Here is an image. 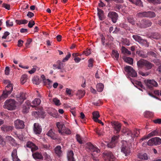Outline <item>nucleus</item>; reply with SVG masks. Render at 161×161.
<instances>
[{"label":"nucleus","mask_w":161,"mask_h":161,"mask_svg":"<svg viewBox=\"0 0 161 161\" xmlns=\"http://www.w3.org/2000/svg\"><path fill=\"white\" fill-rule=\"evenodd\" d=\"M15 101L13 99H9L6 100L3 105V107L7 109L8 110H12L15 109Z\"/></svg>","instance_id":"obj_1"},{"label":"nucleus","mask_w":161,"mask_h":161,"mask_svg":"<svg viewBox=\"0 0 161 161\" xmlns=\"http://www.w3.org/2000/svg\"><path fill=\"white\" fill-rule=\"evenodd\" d=\"M155 16V13L151 11L140 12L136 14V16L140 18L146 17L152 18L154 17Z\"/></svg>","instance_id":"obj_2"},{"label":"nucleus","mask_w":161,"mask_h":161,"mask_svg":"<svg viewBox=\"0 0 161 161\" xmlns=\"http://www.w3.org/2000/svg\"><path fill=\"white\" fill-rule=\"evenodd\" d=\"M124 69L125 71L127 73L128 76L132 77H135L137 76V73L131 66L126 65Z\"/></svg>","instance_id":"obj_3"},{"label":"nucleus","mask_w":161,"mask_h":161,"mask_svg":"<svg viewBox=\"0 0 161 161\" xmlns=\"http://www.w3.org/2000/svg\"><path fill=\"white\" fill-rule=\"evenodd\" d=\"M147 87L150 90H152L153 87L158 86L157 82L153 80H145L144 81Z\"/></svg>","instance_id":"obj_4"},{"label":"nucleus","mask_w":161,"mask_h":161,"mask_svg":"<svg viewBox=\"0 0 161 161\" xmlns=\"http://www.w3.org/2000/svg\"><path fill=\"white\" fill-rule=\"evenodd\" d=\"M122 143L121 152L123 153L125 156H127L130 153V148L128 146L126 141H123Z\"/></svg>","instance_id":"obj_5"},{"label":"nucleus","mask_w":161,"mask_h":161,"mask_svg":"<svg viewBox=\"0 0 161 161\" xmlns=\"http://www.w3.org/2000/svg\"><path fill=\"white\" fill-rule=\"evenodd\" d=\"M149 146L157 145L161 144V139L158 137H155L150 139L147 142Z\"/></svg>","instance_id":"obj_6"},{"label":"nucleus","mask_w":161,"mask_h":161,"mask_svg":"<svg viewBox=\"0 0 161 161\" xmlns=\"http://www.w3.org/2000/svg\"><path fill=\"white\" fill-rule=\"evenodd\" d=\"M108 17L109 19L111 20L113 23H115L118 19V15L115 12L110 11L108 13Z\"/></svg>","instance_id":"obj_7"},{"label":"nucleus","mask_w":161,"mask_h":161,"mask_svg":"<svg viewBox=\"0 0 161 161\" xmlns=\"http://www.w3.org/2000/svg\"><path fill=\"white\" fill-rule=\"evenodd\" d=\"M152 23L148 19H143L141 20L140 23V27L141 28H145L151 26Z\"/></svg>","instance_id":"obj_8"},{"label":"nucleus","mask_w":161,"mask_h":161,"mask_svg":"<svg viewBox=\"0 0 161 161\" xmlns=\"http://www.w3.org/2000/svg\"><path fill=\"white\" fill-rule=\"evenodd\" d=\"M110 123L113 128L116 131V133H119L121 129V124L115 121H112Z\"/></svg>","instance_id":"obj_9"},{"label":"nucleus","mask_w":161,"mask_h":161,"mask_svg":"<svg viewBox=\"0 0 161 161\" xmlns=\"http://www.w3.org/2000/svg\"><path fill=\"white\" fill-rule=\"evenodd\" d=\"M14 125L15 128L17 129H23L25 126L24 122L19 119L14 121Z\"/></svg>","instance_id":"obj_10"},{"label":"nucleus","mask_w":161,"mask_h":161,"mask_svg":"<svg viewBox=\"0 0 161 161\" xmlns=\"http://www.w3.org/2000/svg\"><path fill=\"white\" fill-rule=\"evenodd\" d=\"M103 154L105 156V161H114L115 158L112 153L110 151L104 152Z\"/></svg>","instance_id":"obj_11"},{"label":"nucleus","mask_w":161,"mask_h":161,"mask_svg":"<svg viewBox=\"0 0 161 161\" xmlns=\"http://www.w3.org/2000/svg\"><path fill=\"white\" fill-rule=\"evenodd\" d=\"M86 147L92 152V153H96L98 154L100 152L99 149L97 147H95L91 143H87L86 144Z\"/></svg>","instance_id":"obj_12"},{"label":"nucleus","mask_w":161,"mask_h":161,"mask_svg":"<svg viewBox=\"0 0 161 161\" xmlns=\"http://www.w3.org/2000/svg\"><path fill=\"white\" fill-rule=\"evenodd\" d=\"M27 97V94L24 92H20L17 96L18 100L20 103H22L24 100L26 99Z\"/></svg>","instance_id":"obj_13"},{"label":"nucleus","mask_w":161,"mask_h":161,"mask_svg":"<svg viewBox=\"0 0 161 161\" xmlns=\"http://www.w3.org/2000/svg\"><path fill=\"white\" fill-rule=\"evenodd\" d=\"M26 146L27 147L31 148V150L32 152L38 150V147L31 142L28 141L27 142Z\"/></svg>","instance_id":"obj_14"},{"label":"nucleus","mask_w":161,"mask_h":161,"mask_svg":"<svg viewBox=\"0 0 161 161\" xmlns=\"http://www.w3.org/2000/svg\"><path fill=\"white\" fill-rule=\"evenodd\" d=\"M33 130L36 134H40L42 130L41 126L38 123H35L34 124Z\"/></svg>","instance_id":"obj_15"},{"label":"nucleus","mask_w":161,"mask_h":161,"mask_svg":"<svg viewBox=\"0 0 161 161\" xmlns=\"http://www.w3.org/2000/svg\"><path fill=\"white\" fill-rule=\"evenodd\" d=\"M132 37L136 41L138 42L141 44H145L147 42L146 40L142 39L141 37L137 35H133L132 36Z\"/></svg>","instance_id":"obj_16"},{"label":"nucleus","mask_w":161,"mask_h":161,"mask_svg":"<svg viewBox=\"0 0 161 161\" xmlns=\"http://www.w3.org/2000/svg\"><path fill=\"white\" fill-rule=\"evenodd\" d=\"M156 136H161V135L160 134L159 132L157 130H154L152 131L148 135V136L147 137L143 138H142V140H144L146 139L147 138H148L149 137Z\"/></svg>","instance_id":"obj_17"},{"label":"nucleus","mask_w":161,"mask_h":161,"mask_svg":"<svg viewBox=\"0 0 161 161\" xmlns=\"http://www.w3.org/2000/svg\"><path fill=\"white\" fill-rule=\"evenodd\" d=\"M1 130L4 132H8L12 130L13 129V127L7 125H3L1 127Z\"/></svg>","instance_id":"obj_18"},{"label":"nucleus","mask_w":161,"mask_h":161,"mask_svg":"<svg viewBox=\"0 0 161 161\" xmlns=\"http://www.w3.org/2000/svg\"><path fill=\"white\" fill-rule=\"evenodd\" d=\"M11 156L13 161H20L17 155V150L16 149L13 150Z\"/></svg>","instance_id":"obj_19"},{"label":"nucleus","mask_w":161,"mask_h":161,"mask_svg":"<svg viewBox=\"0 0 161 161\" xmlns=\"http://www.w3.org/2000/svg\"><path fill=\"white\" fill-rule=\"evenodd\" d=\"M97 15L99 19L101 20H103L105 18L104 15V12L101 9L97 8Z\"/></svg>","instance_id":"obj_20"},{"label":"nucleus","mask_w":161,"mask_h":161,"mask_svg":"<svg viewBox=\"0 0 161 161\" xmlns=\"http://www.w3.org/2000/svg\"><path fill=\"white\" fill-rule=\"evenodd\" d=\"M74 153L72 151H69L67 153V158L68 161H75V160L73 157Z\"/></svg>","instance_id":"obj_21"},{"label":"nucleus","mask_w":161,"mask_h":161,"mask_svg":"<svg viewBox=\"0 0 161 161\" xmlns=\"http://www.w3.org/2000/svg\"><path fill=\"white\" fill-rule=\"evenodd\" d=\"M32 156L35 159H43V157L41 153L36 152L32 154Z\"/></svg>","instance_id":"obj_22"},{"label":"nucleus","mask_w":161,"mask_h":161,"mask_svg":"<svg viewBox=\"0 0 161 161\" xmlns=\"http://www.w3.org/2000/svg\"><path fill=\"white\" fill-rule=\"evenodd\" d=\"M41 103V100L39 98H35L34 100L32 103V105H31V107H36L37 106L39 105Z\"/></svg>","instance_id":"obj_23"},{"label":"nucleus","mask_w":161,"mask_h":161,"mask_svg":"<svg viewBox=\"0 0 161 161\" xmlns=\"http://www.w3.org/2000/svg\"><path fill=\"white\" fill-rule=\"evenodd\" d=\"M124 133L125 136L128 137L130 136L131 138H132L134 137V135L132 133L131 131L128 129H126L125 130L124 132Z\"/></svg>","instance_id":"obj_24"},{"label":"nucleus","mask_w":161,"mask_h":161,"mask_svg":"<svg viewBox=\"0 0 161 161\" xmlns=\"http://www.w3.org/2000/svg\"><path fill=\"white\" fill-rule=\"evenodd\" d=\"M47 135L49 137H50L53 140H55L56 139L55 136V133L53 131L52 129H51L47 133Z\"/></svg>","instance_id":"obj_25"},{"label":"nucleus","mask_w":161,"mask_h":161,"mask_svg":"<svg viewBox=\"0 0 161 161\" xmlns=\"http://www.w3.org/2000/svg\"><path fill=\"white\" fill-rule=\"evenodd\" d=\"M56 126L58 129L59 132L62 134V131H63L62 129L64 127V124L62 123L58 122L56 123Z\"/></svg>","instance_id":"obj_26"},{"label":"nucleus","mask_w":161,"mask_h":161,"mask_svg":"<svg viewBox=\"0 0 161 161\" xmlns=\"http://www.w3.org/2000/svg\"><path fill=\"white\" fill-rule=\"evenodd\" d=\"M61 149V147L60 146H57L54 149L56 154L58 156H60L61 155L62 152Z\"/></svg>","instance_id":"obj_27"},{"label":"nucleus","mask_w":161,"mask_h":161,"mask_svg":"<svg viewBox=\"0 0 161 161\" xmlns=\"http://www.w3.org/2000/svg\"><path fill=\"white\" fill-rule=\"evenodd\" d=\"M145 60L141 59L137 62V65L139 68H142L144 66Z\"/></svg>","instance_id":"obj_28"},{"label":"nucleus","mask_w":161,"mask_h":161,"mask_svg":"<svg viewBox=\"0 0 161 161\" xmlns=\"http://www.w3.org/2000/svg\"><path fill=\"white\" fill-rule=\"evenodd\" d=\"M5 91L8 92L9 93H11L13 90V84L11 83H9L5 87Z\"/></svg>","instance_id":"obj_29"},{"label":"nucleus","mask_w":161,"mask_h":161,"mask_svg":"<svg viewBox=\"0 0 161 161\" xmlns=\"http://www.w3.org/2000/svg\"><path fill=\"white\" fill-rule=\"evenodd\" d=\"M85 94V92L84 91L81 90H78L76 93V95L78 96L79 99H80L82 98Z\"/></svg>","instance_id":"obj_30"},{"label":"nucleus","mask_w":161,"mask_h":161,"mask_svg":"<svg viewBox=\"0 0 161 161\" xmlns=\"http://www.w3.org/2000/svg\"><path fill=\"white\" fill-rule=\"evenodd\" d=\"M104 85L102 83H99L96 86V89L99 92H102L103 89Z\"/></svg>","instance_id":"obj_31"},{"label":"nucleus","mask_w":161,"mask_h":161,"mask_svg":"<svg viewBox=\"0 0 161 161\" xmlns=\"http://www.w3.org/2000/svg\"><path fill=\"white\" fill-rule=\"evenodd\" d=\"M153 65L150 62L145 60L144 66L147 69H150L152 68Z\"/></svg>","instance_id":"obj_32"},{"label":"nucleus","mask_w":161,"mask_h":161,"mask_svg":"<svg viewBox=\"0 0 161 161\" xmlns=\"http://www.w3.org/2000/svg\"><path fill=\"white\" fill-rule=\"evenodd\" d=\"M151 37L155 39H159L161 38L160 35L158 33L155 32L152 34Z\"/></svg>","instance_id":"obj_33"},{"label":"nucleus","mask_w":161,"mask_h":161,"mask_svg":"<svg viewBox=\"0 0 161 161\" xmlns=\"http://www.w3.org/2000/svg\"><path fill=\"white\" fill-rule=\"evenodd\" d=\"M44 83L45 85H47V87L48 88L52 87V81L48 79L44 80Z\"/></svg>","instance_id":"obj_34"},{"label":"nucleus","mask_w":161,"mask_h":161,"mask_svg":"<svg viewBox=\"0 0 161 161\" xmlns=\"http://www.w3.org/2000/svg\"><path fill=\"white\" fill-rule=\"evenodd\" d=\"M10 94L8 92L6 91L5 90H3L2 95L0 97V99H2L3 98H6L8 97V95Z\"/></svg>","instance_id":"obj_35"},{"label":"nucleus","mask_w":161,"mask_h":161,"mask_svg":"<svg viewBox=\"0 0 161 161\" xmlns=\"http://www.w3.org/2000/svg\"><path fill=\"white\" fill-rule=\"evenodd\" d=\"M6 138L10 141L12 145L15 146L16 144L15 140L12 137L10 136H7L6 137Z\"/></svg>","instance_id":"obj_36"},{"label":"nucleus","mask_w":161,"mask_h":161,"mask_svg":"<svg viewBox=\"0 0 161 161\" xmlns=\"http://www.w3.org/2000/svg\"><path fill=\"white\" fill-rule=\"evenodd\" d=\"M26 75H23L21 78V82L22 84H24L27 80L28 78Z\"/></svg>","instance_id":"obj_37"},{"label":"nucleus","mask_w":161,"mask_h":161,"mask_svg":"<svg viewBox=\"0 0 161 161\" xmlns=\"http://www.w3.org/2000/svg\"><path fill=\"white\" fill-rule=\"evenodd\" d=\"M138 157L142 159L147 160L148 159L147 155L146 153L142 154H139L138 155Z\"/></svg>","instance_id":"obj_38"},{"label":"nucleus","mask_w":161,"mask_h":161,"mask_svg":"<svg viewBox=\"0 0 161 161\" xmlns=\"http://www.w3.org/2000/svg\"><path fill=\"white\" fill-rule=\"evenodd\" d=\"M93 118L95 121L98 119V118L100 117L99 113L97 111L94 112L92 113Z\"/></svg>","instance_id":"obj_39"},{"label":"nucleus","mask_w":161,"mask_h":161,"mask_svg":"<svg viewBox=\"0 0 161 161\" xmlns=\"http://www.w3.org/2000/svg\"><path fill=\"white\" fill-rule=\"evenodd\" d=\"M112 57L113 58L117 60L119 58V54L117 51L114 50L112 51Z\"/></svg>","instance_id":"obj_40"},{"label":"nucleus","mask_w":161,"mask_h":161,"mask_svg":"<svg viewBox=\"0 0 161 161\" xmlns=\"http://www.w3.org/2000/svg\"><path fill=\"white\" fill-rule=\"evenodd\" d=\"M121 50L122 52L124 54H126L128 55H130L131 54V52L126 48L124 46H122L121 47Z\"/></svg>","instance_id":"obj_41"},{"label":"nucleus","mask_w":161,"mask_h":161,"mask_svg":"<svg viewBox=\"0 0 161 161\" xmlns=\"http://www.w3.org/2000/svg\"><path fill=\"white\" fill-rule=\"evenodd\" d=\"M153 115V113L150 111H147L144 114V116L146 118H148L152 117Z\"/></svg>","instance_id":"obj_42"},{"label":"nucleus","mask_w":161,"mask_h":161,"mask_svg":"<svg viewBox=\"0 0 161 161\" xmlns=\"http://www.w3.org/2000/svg\"><path fill=\"white\" fill-rule=\"evenodd\" d=\"M127 19V20L129 23H131L132 25L135 24V21L132 16H129L128 17Z\"/></svg>","instance_id":"obj_43"},{"label":"nucleus","mask_w":161,"mask_h":161,"mask_svg":"<svg viewBox=\"0 0 161 161\" xmlns=\"http://www.w3.org/2000/svg\"><path fill=\"white\" fill-rule=\"evenodd\" d=\"M130 1L135 4L136 5L140 6H142V3L141 0H136L135 1H133L132 0H130Z\"/></svg>","instance_id":"obj_44"},{"label":"nucleus","mask_w":161,"mask_h":161,"mask_svg":"<svg viewBox=\"0 0 161 161\" xmlns=\"http://www.w3.org/2000/svg\"><path fill=\"white\" fill-rule=\"evenodd\" d=\"M125 61L130 64H133V60L132 58L130 57H127L125 58Z\"/></svg>","instance_id":"obj_45"},{"label":"nucleus","mask_w":161,"mask_h":161,"mask_svg":"<svg viewBox=\"0 0 161 161\" xmlns=\"http://www.w3.org/2000/svg\"><path fill=\"white\" fill-rule=\"evenodd\" d=\"M136 53L140 56L143 58H146L147 57V55L146 54H145L143 53L142 51H138L136 52Z\"/></svg>","instance_id":"obj_46"},{"label":"nucleus","mask_w":161,"mask_h":161,"mask_svg":"<svg viewBox=\"0 0 161 161\" xmlns=\"http://www.w3.org/2000/svg\"><path fill=\"white\" fill-rule=\"evenodd\" d=\"M149 3L154 4H158L160 3V0H147Z\"/></svg>","instance_id":"obj_47"},{"label":"nucleus","mask_w":161,"mask_h":161,"mask_svg":"<svg viewBox=\"0 0 161 161\" xmlns=\"http://www.w3.org/2000/svg\"><path fill=\"white\" fill-rule=\"evenodd\" d=\"M53 102L57 106H59L61 104L60 103V100L57 98H53Z\"/></svg>","instance_id":"obj_48"},{"label":"nucleus","mask_w":161,"mask_h":161,"mask_svg":"<svg viewBox=\"0 0 161 161\" xmlns=\"http://www.w3.org/2000/svg\"><path fill=\"white\" fill-rule=\"evenodd\" d=\"M22 112L23 113H27L29 111V107L25 106H23L22 108Z\"/></svg>","instance_id":"obj_49"},{"label":"nucleus","mask_w":161,"mask_h":161,"mask_svg":"<svg viewBox=\"0 0 161 161\" xmlns=\"http://www.w3.org/2000/svg\"><path fill=\"white\" fill-rule=\"evenodd\" d=\"M76 139L77 141L80 144H82L83 143L82 141L81 140L80 136L79 134H76Z\"/></svg>","instance_id":"obj_50"},{"label":"nucleus","mask_w":161,"mask_h":161,"mask_svg":"<svg viewBox=\"0 0 161 161\" xmlns=\"http://www.w3.org/2000/svg\"><path fill=\"white\" fill-rule=\"evenodd\" d=\"M136 83L138 84V85L140 86L141 88H143L142 89H141L140 88H139V90H141V91L143 92V90H145V89L144 88V87L143 85L142 84V82L140 81H137L136 82Z\"/></svg>","instance_id":"obj_51"},{"label":"nucleus","mask_w":161,"mask_h":161,"mask_svg":"<svg viewBox=\"0 0 161 161\" xmlns=\"http://www.w3.org/2000/svg\"><path fill=\"white\" fill-rule=\"evenodd\" d=\"M53 68L54 69H61V64H59L58 65L54 64L53 65Z\"/></svg>","instance_id":"obj_52"},{"label":"nucleus","mask_w":161,"mask_h":161,"mask_svg":"<svg viewBox=\"0 0 161 161\" xmlns=\"http://www.w3.org/2000/svg\"><path fill=\"white\" fill-rule=\"evenodd\" d=\"M71 55V54L69 53H68V54L66 56L65 58L63 59L62 61L63 62H65L67 61L70 58Z\"/></svg>","instance_id":"obj_53"},{"label":"nucleus","mask_w":161,"mask_h":161,"mask_svg":"<svg viewBox=\"0 0 161 161\" xmlns=\"http://www.w3.org/2000/svg\"><path fill=\"white\" fill-rule=\"evenodd\" d=\"M94 60L92 58H90L88 61V67H89L92 68L93 67V63Z\"/></svg>","instance_id":"obj_54"},{"label":"nucleus","mask_w":161,"mask_h":161,"mask_svg":"<svg viewBox=\"0 0 161 161\" xmlns=\"http://www.w3.org/2000/svg\"><path fill=\"white\" fill-rule=\"evenodd\" d=\"M108 147L110 148H113L115 147V143H114L113 142L111 141V142L108 143L107 145Z\"/></svg>","instance_id":"obj_55"},{"label":"nucleus","mask_w":161,"mask_h":161,"mask_svg":"<svg viewBox=\"0 0 161 161\" xmlns=\"http://www.w3.org/2000/svg\"><path fill=\"white\" fill-rule=\"evenodd\" d=\"M122 8V6L120 4H116L115 7L114 9L116 11H119L120 9Z\"/></svg>","instance_id":"obj_56"},{"label":"nucleus","mask_w":161,"mask_h":161,"mask_svg":"<svg viewBox=\"0 0 161 161\" xmlns=\"http://www.w3.org/2000/svg\"><path fill=\"white\" fill-rule=\"evenodd\" d=\"M62 133L63 132L65 133L66 134L69 135L71 134V131L70 130L66 128L64 130L63 129L62 131Z\"/></svg>","instance_id":"obj_57"},{"label":"nucleus","mask_w":161,"mask_h":161,"mask_svg":"<svg viewBox=\"0 0 161 161\" xmlns=\"http://www.w3.org/2000/svg\"><path fill=\"white\" fill-rule=\"evenodd\" d=\"M119 136H114L112 138L111 141L116 144L117 142V140L119 138Z\"/></svg>","instance_id":"obj_58"},{"label":"nucleus","mask_w":161,"mask_h":161,"mask_svg":"<svg viewBox=\"0 0 161 161\" xmlns=\"http://www.w3.org/2000/svg\"><path fill=\"white\" fill-rule=\"evenodd\" d=\"M32 80L33 83L35 84L39 85L40 83V81L39 79L37 78H33Z\"/></svg>","instance_id":"obj_59"},{"label":"nucleus","mask_w":161,"mask_h":161,"mask_svg":"<svg viewBox=\"0 0 161 161\" xmlns=\"http://www.w3.org/2000/svg\"><path fill=\"white\" fill-rule=\"evenodd\" d=\"M35 24V23L34 21L31 20L29 21L28 26L29 28H32Z\"/></svg>","instance_id":"obj_60"},{"label":"nucleus","mask_w":161,"mask_h":161,"mask_svg":"<svg viewBox=\"0 0 161 161\" xmlns=\"http://www.w3.org/2000/svg\"><path fill=\"white\" fill-rule=\"evenodd\" d=\"M6 23L7 27L12 26L13 25V22H10L9 20L6 21Z\"/></svg>","instance_id":"obj_61"},{"label":"nucleus","mask_w":161,"mask_h":161,"mask_svg":"<svg viewBox=\"0 0 161 161\" xmlns=\"http://www.w3.org/2000/svg\"><path fill=\"white\" fill-rule=\"evenodd\" d=\"M147 55H150L152 57H153L154 58H156L157 56V54L156 53H155L154 52H152V51H150L147 53Z\"/></svg>","instance_id":"obj_62"},{"label":"nucleus","mask_w":161,"mask_h":161,"mask_svg":"<svg viewBox=\"0 0 161 161\" xmlns=\"http://www.w3.org/2000/svg\"><path fill=\"white\" fill-rule=\"evenodd\" d=\"M95 154L94 153H92V158L93 160L95 161H98L99 159H98L97 157L98 156V155H97L96 156H94V155Z\"/></svg>","instance_id":"obj_63"},{"label":"nucleus","mask_w":161,"mask_h":161,"mask_svg":"<svg viewBox=\"0 0 161 161\" xmlns=\"http://www.w3.org/2000/svg\"><path fill=\"white\" fill-rule=\"evenodd\" d=\"M44 157L45 159L47 161H49L51 160L50 156L47 153H45L44 154Z\"/></svg>","instance_id":"obj_64"}]
</instances>
